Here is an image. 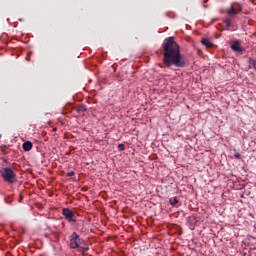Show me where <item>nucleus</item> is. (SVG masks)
I'll use <instances>...</instances> for the list:
<instances>
[{
    "label": "nucleus",
    "mask_w": 256,
    "mask_h": 256,
    "mask_svg": "<svg viewBox=\"0 0 256 256\" xmlns=\"http://www.w3.org/2000/svg\"><path fill=\"white\" fill-rule=\"evenodd\" d=\"M68 177H73V175H75V172L71 171V172H68Z\"/></svg>",
    "instance_id": "2eb2a0df"
},
{
    "label": "nucleus",
    "mask_w": 256,
    "mask_h": 256,
    "mask_svg": "<svg viewBox=\"0 0 256 256\" xmlns=\"http://www.w3.org/2000/svg\"><path fill=\"white\" fill-rule=\"evenodd\" d=\"M118 149H119L120 151H125V144H119V145H118Z\"/></svg>",
    "instance_id": "ddd939ff"
},
{
    "label": "nucleus",
    "mask_w": 256,
    "mask_h": 256,
    "mask_svg": "<svg viewBox=\"0 0 256 256\" xmlns=\"http://www.w3.org/2000/svg\"><path fill=\"white\" fill-rule=\"evenodd\" d=\"M226 13L227 15L233 16V15H237L238 13H241V9L235 6H231L230 8L226 9Z\"/></svg>",
    "instance_id": "39448f33"
},
{
    "label": "nucleus",
    "mask_w": 256,
    "mask_h": 256,
    "mask_svg": "<svg viewBox=\"0 0 256 256\" xmlns=\"http://www.w3.org/2000/svg\"><path fill=\"white\" fill-rule=\"evenodd\" d=\"M162 47L165 51L163 62L166 67H171V65H175V67H185V59L181 56L179 44L175 42L173 37L166 38Z\"/></svg>",
    "instance_id": "f257e3e1"
},
{
    "label": "nucleus",
    "mask_w": 256,
    "mask_h": 256,
    "mask_svg": "<svg viewBox=\"0 0 256 256\" xmlns=\"http://www.w3.org/2000/svg\"><path fill=\"white\" fill-rule=\"evenodd\" d=\"M231 49H232V51H235L236 53H241L243 51L241 44H239L237 41L231 45Z\"/></svg>",
    "instance_id": "423d86ee"
},
{
    "label": "nucleus",
    "mask_w": 256,
    "mask_h": 256,
    "mask_svg": "<svg viewBox=\"0 0 256 256\" xmlns=\"http://www.w3.org/2000/svg\"><path fill=\"white\" fill-rule=\"evenodd\" d=\"M62 214L64 215V217L67 219V221H75V219H73V211L69 208H64L62 210Z\"/></svg>",
    "instance_id": "20e7f679"
},
{
    "label": "nucleus",
    "mask_w": 256,
    "mask_h": 256,
    "mask_svg": "<svg viewBox=\"0 0 256 256\" xmlns=\"http://www.w3.org/2000/svg\"><path fill=\"white\" fill-rule=\"evenodd\" d=\"M22 147L24 151H31L33 149V143L31 141L24 142Z\"/></svg>",
    "instance_id": "6e6552de"
},
{
    "label": "nucleus",
    "mask_w": 256,
    "mask_h": 256,
    "mask_svg": "<svg viewBox=\"0 0 256 256\" xmlns=\"http://www.w3.org/2000/svg\"><path fill=\"white\" fill-rule=\"evenodd\" d=\"M249 69H256V60H249Z\"/></svg>",
    "instance_id": "9d476101"
},
{
    "label": "nucleus",
    "mask_w": 256,
    "mask_h": 256,
    "mask_svg": "<svg viewBox=\"0 0 256 256\" xmlns=\"http://www.w3.org/2000/svg\"><path fill=\"white\" fill-rule=\"evenodd\" d=\"M234 157H235L236 159H241V154H240L239 152H236V153L234 154Z\"/></svg>",
    "instance_id": "4468645a"
},
{
    "label": "nucleus",
    "mask_w": 256,
    "mask_h": 256,
    "mask_svg": "<svg viewBox=\"0 0 256 256\" xmlns=\"http://www.w3.org/2000/svg\"><path fill=\"white\" fill-rule=\"evenodd\" d=\"M169 203H170V205H177V203H179V200H177L176 198H171L169 200Z\"/></svg>",
    "instance_id": "9b49d317"
},
{
    "label": "nucleus",
    "mask_w": 256,
    "mask_h": 256,
    "mask_svg": "<svg viewBox=\"0 0 256 256\" xmlns=\"http://www.w3.org/2000/svg\"><path fill=\"white\" fill-rule=\"evenodd\" d=\"M1 175L3 179L7 181V183H15L16 181L15 172L11 168H3L1 170Z\"/></svg>",
    "instance_id": "f03ea898"
},
{
    "label": "nucleus",
    "mask_w": 256,
    "mask_h": 256,
    "mask_svg": "<svg viewBox=\"0 0 256 256\" xmlns=\"http://www.w3.org/2000/svg\"><path fill=\"white\" fill-rule=\"evenodd\" d=\"M225 25H226V28L228 31H235L237 29V27L235 25H233L231 23V20H229V19L225 20Z\"/></svg>",
    "instance_id": "0eeeda50"
},
{
    "label": "nucleus",
    "mask_w": 256,
    "mask_h": 256,
    "mask_svg": "<svg viewBox=\"0 0 256 256\" xmlns=\"http://www.w3.org/2000/svg\"><path fill=\"white\" fill-rule=\"evenodd\" d=\"M82 242H83V240L79 239V235H77V233L74 232L70 236V247H71V249H77V247H79Z\"/></svg>",
    "instance_id": "7ed1b4c3"
},
{
    "label": "nucleus",
    "mask_w": 256,
    "mask_h": 256,
    "mask_svg": "<svg viewBox=\"0 0 256 256\" xmlns=\"http://www.w3.org/2000/svg\"><path fill=\"white\" fill-rule=\"evenodd\" d=\"M201 43H202V45H204L208 49H211V47H213V43L211 41H209V39H207V38H203L201 40Z\"/></svg>",
    "instance_id": "1a4fd4ad"
},
{
    "label": "nucleus",
    "mask_w": 256,
    "mask_h": 256,
    "mask_svg": "<svg viewBox=\"0 0 256 256\" xmlns=\"http://www.w3.org/2000/svg\"><path fill=\"white\" fill-rule=\"evenodd\" d=\"M78 111H79V113H83V112L87 111V108L85 106H80Z\"/></svg>",
    "instance_id": "f8f14e48"
}]
</instances>
